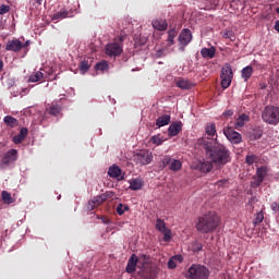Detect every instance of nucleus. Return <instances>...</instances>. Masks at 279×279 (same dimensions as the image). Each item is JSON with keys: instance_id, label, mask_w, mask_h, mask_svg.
Here are the masks:
<instances>
[{"instance_id": "obj_1", "label": "nucleus", "mask_w": 279, "mask_h": 279, "mask_svg": "<svg viewBox=\"0 0 279 279\" xmlns=\"http://www.w3.org/2000/svg\"><path fill=\"white\" fill-rule=\"evenodd\" d=\"M197 145L204 147L207 158L211 160L216 167H226L228 162L232 161L230 149L225 145L209 142L206 137L198 138Z\"/></svg>"}, {"instance_id": "obj_2", "label": "nucleus", "mask_w": 279, "mask_h": 279, "mask_svg": "<svg viewBox=\"0 0 279 279\" xmlns=\"http://www.w3.org/2000/svg\"><path fill=\"white\" fill-rule=\"evenodd\" d=\"M217 228H219V216L215 211H209L198 217L196 221V230L202 234L215 232Z\"/></svg>"}, {"instance_id": "obj_3", "label": "nucleus", "mask_w": 279, "mask_h": 279, "mask_svg": "<svg viewBox=\"0 0 279 279\" xmlns=\"http://www.w3.org/2000/svg\"><path fill=\"white\" fill-rule=\"evenodd\" d=\"M262 119L268 125H278L279 123V107L266 106L262 112Z\"/></svg>"}, {"instance_id": "obj_4", "label": "nucleus", "mask_w": 279, "mask_h": 279, "mask_svg": "<svg viewBox=\"0 0 279 279\" xmlns=\"http://www.w3.org/2000/svg\"><path fill=\"white\" fill-rule=\"evenodd\" d=\"M210 276V270L204 265L193 264L186 274V279H207Z\"/></svg>"}, {"instance_id": "obj_5", "label": "nucleus", "mask_w": 279, "mask_h": 279, "mask_svg": "<svg viewBox=\"0 0 279 279\" xmlns=\"http://www.w3.org/2000/svg\"><path fill=\"white\" fill-rule=\"evenodd\" d=\"M154 160V154L147 149H142L133 155V161L140 167H145L146 165H151Z\"/></svg>"}, {"instance_id": "obj_6", "label": "nucleus", "mask_w": 279, "mask_h": 279, "mask_svg": "<svg viewBox=\"0 0 279 279\" xmlns=\"http://www.w3.org/2000/svg\"><path fill=\"white\" fill-rule=\"evenodd\" d=\"M233 77L234 73L232 72V65H230V63L225 64L220 74L222 88H230Z\"/></svg>"}, {"instance_id": "obj_7", "label": "nucleus", "mask_w": 279, "mask_h": 279, "mask_svg": "<svg viewBox=\"0 0 279 279\" xmlns=\"http://www.w3.org/2000/svg\"><path fill=\"white\" fill-rule=\"evenodd\" d=\"M123 37L119 38V41L110 43L106 46V53L107 56H110L111 58H117L121 53H123Z\"/></svg>"}, {"instance_id": "obj_8", "label": "nucleus", "mask_w": 279, "mask_h": 279, "mask_svg": "<svg viewBox=\"0 0 279 279\" xmlns=\"http://www.w3.org/2000/svg\"><path fill=\"white\" fill-rule=\"evenodd\" d=\"M178 40L181 45L179 48L180 51H184V47H186L191 43V40H193V34H191V29L183 28L179 34Z\"/></svg>"}, {"instance_id": "obj_9", "label": "nucleus", "mask_w": 279, "mask_h": 279, "mask_svg": "<svg viewBox=\"0 0 279 279\" xmlns=\"http://www.w3.org/2000/svg\"><path fill=\"white\" fill-rule=\"evenodd\" d=\"M156 230H158V232H161V234H163V241H166V243H169V241H171L172 234L170 229L167 228V223H165V220L160 218L156 220Z\"/></svg>"}, {"instance_id": "obj_10", "label": "nucleus", "mask_w": 279, "mask_h": 279, "mask_svg": "<svg viewBox=\"0 0 279 279\" xmlns=\"http://www.w3.org/2000/svg\"><path fill=\"white\" fill-rule=\"evenodd\" d=\"M223 134L233 145H239V143L243 141V136H241V133L234 131V129L232 128L223 129Z\"/></svg>"}, {"instance_id": "obj_11", "label": "nucleus", "mask_w": 279, "mask_h": 279, "mask_svg": "<svg viewBox=\"0 0 279 279\" xmlns=\"http://www.w3.org/2000/svg\"><path fill=\"white\" fill-rule=\"evenodd\" d=\"M17 158H19V150L10 149L2 157V165H5V167L13 165V162H16Z\"/></svg>"}, {"instance_id": "obj_12", "label": "nucleus", "mask_w": 279, "mask_h": 279, "mask_svg": "<svg viewBox=\"0 0 279 279\" xmlns=\"http://www.w3.org/2000/svg\"><path fill=\"white\" fill-rule=\"evenodd\" d=\"M23 48H25V45H23L19 39H11L5 45L7 51H14L15 53L21 51Z\"/></svg>"}, {"instance_id": "obj_13", "label": "nucleus", "mask_w": 279, "mask_h": 279, "mask_svg": "<svg viewBox=\"0 0 279 279\" xmlns=\"http://www.w3.org/2000/svg\"><path fill=\"white\" fill-rule=\"evenodd\" d=\"M205 132L210 138V141L207 140L209 143H217V125L215 123L207 124L205 128Z\"/></svg>"}, {"instance_id": "obj_14", "label": "nucleus", "mask_w": 279, "mask_h": 279, "mask_svg": "<svg viewBox=\"0 0 279 279\" xmlns=\"http://www.w3.org/2000/svg\"><path fill=\"white\" fill-rule=\"evenodd\" d=\"M151 25L157 32H167V28L169 27V24L165 19L153 20Z\"/></svg>"}, {"instance_id": "obj_15", "label": "nucleus", "mask_w": 279, "mask_h": 279, "mask_svg": "<svg viewBox=\"0 0 279 279\" xmlns=\"http://www.w3.org/2000/svg\"><path fill=\"white\" fill-rule=\"evenodd\" d=\"M108 175L110 178H114L116 180H123L124 174L121 171V168H119V166H111L108 170Z\"/></svg>"}, {"instance_id": "obj_16", "label": "nucleus", "mask_w": 279, "mask_h": 279, "mask_svg": "<svg viewBox=\"0 0 279 279\" xmlns=\"http://www.w3.org/2000/svg\"><path fill=\"white\" fill-rule=\"evenodd\" d=\"M175 86L181 88V90H191L195 84L186 78H179L175 81Z\"/></svg>"}, {"instance_id": "obj_17", "label": "nucleus", "mask_w": 279, "mask_h": 279, "mask_svg": "<svg viewBox=\"0 0 279 279\" xmlns=\"http://www.w3.org/2000/svg\"><path fill=\"white\" fill-rule=\"evenodd\" d=\"M137 263H138V256H136V254L131 255L125 268L126 274H134V271H136Z\"/></svg>"}, {"instance_id": "obj_18", "label": "nucleus", "mask_w": 279, "mask_h": 279, "mask_svg": "<svg viewBox=\"0 0 279 279\" xmlns=\"http://www.w3.org/2000/svg\"><path fill=\"white\" fill-rule=\"evenodd\" d=\"M196 169L202 173H210L213 171V161H198Z\"/></svg>"}, {"instance_id": "obj_19", "label": "nucleus", "mask_w": 279, "mask_h": 279, "mask_svg": "<svg viewBox=\"0 0 279 279\" xmlns=\"http://www.w3.org/2000/svg\"><path fill=\"white\" fill-rule=\"evenodd\" d=\"M182 131V122H173L168 128V136H178Z\"/></svg>"}, {"instance_id": "obj_20", "label": "nucleus", "mask_w": 279, "mask_h": 279, "mask_svg": "<svg viewBox=\"0 0 279 279\" xmlns=\"http://www.w3.org/2000/svg\"><path fill=\"white\" fill-rule=\"evenodd\" d=\"M171 123V116L162 114L156 120L157 128H165V125H169Z\"/></svg>"}, {"instance_id": "obj_21", "label": "nucleus", "mask_w": 279, "mask_h": 279, "mask_svg": "<svg viewBox=\"0 0 279 279\" xmlns=\"http://www.w3.org/2000/svg\"><path fill=\"white\" fill-rule=\"evenodd\" d=\"M175 36H178V31L175 28H171L168 31V47H172V45H175Z\"/></svg>"}, {"instance_id": "obj_22", "label": "nucleus", "mask_w": 279, "mask_h": 279, "mask_svg": "<svg viewBox=\"0 0 279 279\" xmlns=\"http://www.w3.org/2000/svg\"><path fill=\"white\" fill-rule=\"evenodd\" d=\"M215 53H217V49H216L215 47L203 48V49L201 50V54H202L204 58L213 59V58H215Z\"/></svg>"}, {"instance_id": "obj_23", "label": "nucleus", "mask_w": 279, "mask_h": 279, "mask_svg": "<svg viewBox=\"0 0 279 279\" xmlns=\"http://www.w3.org/2000/svg\"><path fill=\"white\" fill-rule=\"evenodd\" d=\"M108 197H112V195H110V192H106L99 196H95L92 201H94V204H96L97 206H101V204L105 203Z\"/></svg>"}, {"instance_id": "obj_24", "label": "nucleus", "mask_w": 279, "mask_h": 279, "mask_svg": "<svg viewBox=\"0 0 279 279\" xmlns=\"http://www.w3.org/2000/svg\"><path fill=\"white\" fill-rule=\"evenodd\" d=\"M253 74L254 68H252V65H247L241 71V75L244 78V82H247V80H250V77H252Z\"/></svg>"}, {"instance_id": "obj_25", "label": "nucleus", "mask_w": 279, "mask_h": 279, "mask_svg": "<svg viewBox=\"0 0 279 279\" xmlns=\"http://www.w3.org/2000/svg\"><path fill=\"white\" fill-rule=\"evenodd\" d=\"M131 191H141L143 189V180L133 179L130 181Z\"/></svg>"}, {"instance_id": "obj_26", "label": "nucleus", "mask_w": 279, "mask_h": 279, "mask_svg": "<svg viewBox=\"0 0 279 279\" xmlns=\"http://www.w3.org/2000/svg\"><path fill=\"white\" fill-rule=\"evenodd\" d=\"M169 169L174 172L180 171L182 169V161L171 158Z\"/></svg>"}, {"instance_id": "obj_27", "label": "nucleus", "mask_w": 279, "mask_h": 279, "mask_svg": "<svg viewBox=\"0 0 279 279\" xmlns=\"http://www.w3.org/2000/svg\"><path fill=\"white\" fill-rule=\"evenodd\" d=\"M267 173H269V169L267 168V166H262L257 168L255 175L260 180L265 181V178H267Z\"/></svg>"}, {"instance_id": "obj_28", "label": "nucleus", "mask_w": 279, "mask_h": 279, "mask_svg": "<svg viewBox=\"0 0 279 279\" xmlns=\"http://www.w3.org/2000/svg\"><path fill=\"white\" fill-rule=\"evenodd\" d=\"M3 121L9 128H16L19 125V120L12 116H5Z\"/></svg>"}, {"instance_id": "obj_29", "label": "nucleus", "mask_w": 279, "mask_h": 279, "mask_svg": "<svg viewBox=\"0 0 279 279\" xmlns=\"http://www.w3.org/2000/svg\"><path fill=\"white\" fill-rule=\"evenodd\" d=\"M62 19H69V12L64 9L52 15V21H62Z\"/></svg>"}, {"instance_id": "obj_30", "label": "nucleus", "mask_w": 279, "mask_h": 279, "mask_svg": "<svg viewBox=\"0 0 279 279\" xmlns=\"http://www.w3.org/2000/svg\"><path fill=\"white\" fill-rule=\"evenodd\" d=\"M247 121H250V117L245 113L241 114L235 122V128H243V125H245V123H247Z\"/></svg>"}, {"instance_id": "obj_31", "label": "nucleus", "mask_w": 279, "mask_h": 279, "mask_svg": "<svg viewBox=\"0 0 279 279\" xmlns=\"http://www.w3.org/2000/svg\"><path fill=\"white\" fill-rule=\"evenodd\" d=\"M62 112V107H60L58 104L52 102V105L49 108V114L52 117H58Z\"/></svg>"}, {"instance_id": "obj_32", "label": "nucleus", "mask_w": 279, "mask_h": 279, "mask_svg": "<svg viewBox=\"0 0 279 279\" xmlns=\"http://www.w3.org/2000/svg\"><path fill=\"white\" fill-rule=\"evenodd\" d=\"M171 165V157L170 156H163L160 158L159 161V169H167V167H170Z\"/></svg>"}, {"instance_id": "obj_33", "label": "nucleus", "mask_w": 279, "mask_h": 279, "mask_svg": "<svg viewBox=\"0 0 279 279\" xmlns=\"http://www.w3.org/2000/svg\"><path fill=\"white\" fill-rule=\"evenodd\" d=\"M43 77H45V74L40 71H37L29 76L28 82H32V83L40 82Z\"/></svg>"}, {"instance_id": "obj_34", "label": "nucleus", "mask_w": 279, "mask_h": 279, "mask_svg": "<svg viewBox=\"0 0 279 279\" xmlns=\"http://www.w3.org/2000/svg\"><path fill=\"white\" fill-rule=\"evenodd\" d=\"M80 72L82 73V75H85L87 71H89L90 69V63H88V61L84 60L80 63L78 65Z\"/></svg>"}, {"instance_id": "obj_35", "label": "nucleus", "mask_w": 279, "mask_h": 279, "mask_svg": "<svg viewBox=\"0 0 279 279\" xmlns=\"http://www.w3.org/2000/svg\"><path fill=\"white\" fill-rule=\"evenodd\" d=\"M95 69H96V71H102V72L108 71V69H109L108 61L102 60V61L98 62L95 65Z\"/></svg>"}, {"instance_id": "obj_36", "label": "nucleus", "mask_w": 279, "mask_h": 279, "mask_svg": "<svg viewBox=\"0 0 279 279\" xmlns=\"http://www.w3.org/2000/svg\"><path fill=\"white\" fill-rule=\"evenodd\" d=\"M189 247L192 252H202V247L204 246L202 245L201 242L194 241L190 243Z\"/></svg>"}, {"instance_id": "obj_37", "label": "nucleus", "mask_w": 279, "mask_h": 279, "mask_svg": "<svg viewBox=\"0 0 279 279\" xmlns=\"http://www.w3.org/2000/svg\"><path fill=\"white\" fill-rule=\"evenodd\" d=\"M245 162H246V165L252 167V165H255V162H258V156H256V155H247L245 157Z\"/></svg>"}, {"instance_id": "obj_38", "label": "nucleus", "mask_w": 279, "mask_h": 279, "mask_svg": "<svg viewBox=\"0 0 279 279\" xmlns=\"http://www.w3.org/2000/svg\"><path fill=\"white\" fill-rule=\"evenodd\" d=\"M263 182H265L263 179H259V177L255 175V177H253L251 186H252V189H258V186H260V184H263Z\"/></svg>"}, {"instance_id": "obj_39", "label": "nucleus", "mask_w": 279, "mask_h": 279, "mask_svg": "<svg viewBox=\"0 0 279 279\" xmlns=\"http://www.w3.org/2000/svg\"><path fill=\"white\" fill-rule=\"evenodd\" d=\"M2 199L4 204H12L14 202V199H12V194L8 191L2 192Z\"/></svg>"}, {"instance_id": "obj_40", "label": "nucleus", "mask_w": 279, "mask_h": 279, "mask_svg": "<svg viewBox=\"0 0 279 279\" xmlns=\"http://www.w3.org/2000/svg\"><path fill=\"white\" fill-rule=\"evenodd\" d=\"M118 215H123L125 211L130 210V206L128 205H123V204H118L117 208H116Z\"/></svg>"}, {"instance_id": "obj_41", "label": "nucleus", "mask_w": 279, "mask_h": 279, "mask_svg": "<svg viewBox=\"0 0 279 279\" xmlns=\"http://www.w3.org/2000/svg\"><path fill=\"white\" fill-rule=\"evenodd\" d=\"M264 219H265V214H263V211L257 213L253 221L254 226H258L259 223H263Z\"/></svg>"}, {"instance_id": "obj_42", "label": "nucleus", "mask_w": 279, "mask_h": 279, "mask_svg": "<svg viewBox=\"0 0 279 279\" xmlns=\"http://www.w3.org/2000/svg\"><path fill=\"white\" fill-rule=\"evenodd\" d=\"M8 12H10V5L1 4V5H0V14H1V15L8 14Z\"/></svg>"}, {"instance_id": "obj_43", "label": "nucleus", "mask_w": 279, "mask_h": 279, "mask_svg": "<svg viewBox=\"0 0 279 279\" xmlns=\"http://www.w3.org/2000/svg\"><path fill=\"white\" fill-rule=\"evenodd\" d=\"M178 267V263L174 262L173 257H171L169 260H168V269H175Z\"/></svg>"}, {"instance_id": "obj_44", "label": "nucleus", "mask_w": 279, "mask_h": 279, "mask_svg": "<svg viewBox=\"0 0 279 279\" xmlns=\"http://www.w3.org/2000/svg\"><path fill=\"white\" fill-rule=\"evenodd\" d=\"M23 141H25V140H24V137L21 136L20 134L15 135V136L13 137V143H15V145H19V144L23 143Z\"/></svg>"}, {"instance_id": "obj_45", "label": "nucleus", "mask_w": 279, "mask_h": 279, "mask_svg": "<svg viewBox=\"0 0 279 279\" xmlns=\"http://www.w3.org/2000/svg\"><path fill=\"white\" fill-rule=\"evenodd\" d=\"M151 142L154 143V145H160L162 143V140L158 135H155L151 137Z\"/></svg>"}, {"instance_id": "obj_46", "label": "nucleus", "mask_w": 279, "mask_h": 279, "mask_svg": "<svg viewBox=\"0 0 279 279\" xmlns=\"http://www.w3.org/2000/svg\"><path fill=\"white\" fill-rule=\"evenodd\" d=\"M95 208H97V205H96V203L92 199V201H89L88 202V204H87V210H95Z\"/></svg>"}, {"instance_id": "obj_47", "label": "nucleus", "mask_w": 279, "mask_h": 279, "mask_svg": "<svg viewBox=\"0 0 279 279\" xmlns=\"http://www.w3.org/2000/svg\"><path fill=\"white\" fill-rule=\"evenodd\" d=\"M28 132L29 131L27 130V128H22L19 134L22 136V138L25 140V136H27Z\"/></svg>"}, {"instance_id": "obj_48", "label": "nucleus", "mask_w": 279, "mask_h": 279, "mask_svg": "<svg viewBox=\"0 0 279 279\" xmlns=\"http://www.w3.org/2000/svg\"><path fill=\"white\" fill-rule=\"evenodd\" d=\"M172 258L174 259L175 263L184 262V257L182 255H174V256H172Z\"/></svg>"}, {"instance_id": "obj_49", "label": "nucleus", "mask_w": 279, "mask_h": 279, "mask_svg": "<svg viewBox=\"0 0 279 279\" xmlns=\"http://www.w3.org/2000/svg\"><path fill=\"white\" fill-rule=\"evenodd\" d=\"M232 36H233L232 31H226V32L222 34V37H223V38H232Z\"/></svg>"}, {"instance_id": "obj_50", "label": "nucleus", "mask_w": 279, "mask_h": 279, "mask_svg": "<svg viewBox=\"0 0 279 279\" xmlns=\"http://www.w3.org/2000/svg\"><path fill=\"white\" fill-rule=\"evenodd\" d=\"M222 114H223V117H232L234 114V112L232 110H227Z\"/></svg>"}, {"instance_id": "obj_51", "label": "nucleus", "mask_w": 279, "mask_h": 279, "mask_svg": "<svg viewBox=\"0 0 279 279\" xmlns=\"http://www.w3.org/2000/svg\"><path fill=\"white\" fill-rule=\"evenodd\" d=\"M228 182V180L223 179L217 182L218 186H221L222 184H226Z\"/></svg>"}, {"instance_id": "obj_52", "label": "nucleus", "mask_w": 279, "mask_h": 279, "mask_svg": "<svg viewBox=\"0 0 279 279\" xmlns=\"http://www.w3.org/2000/svg\"><path fill=\"white\" fill-rule=\"evenodd\" d=\"M275 29L279 34V20L275 23Z\"/></svg>"}, {"instance_id": "obj_53", "label": "nucleus", "mask_w": 279, "mask_h": 279, "mask_svg": "<svg viewBox=\"0 0 279 279\" xmlns=\"http://www.w3.org/2000/svg\"><path fill=\"white\" fill-rule=\"evenodd\" d=\"M102 223H106V225L110 223V219H108V218H102Z\"/></svg>"}, {"instance_id": "obj_54", "label": "nucleus", "mask_w": 279, "mask_h": 279, "mask_svg": "<svg viewBox=\"0 0 279 279\" xmlns=\"http://www.w3.org/2000/svg\"><path fill=\"white\" fill-rule=\"evenodd\" d=\"M157 56H158V57H161V56H162V50H158V51H157Z\"/></svg>"}, {"instance_id": "obj_55", "label": "nucleus", "mask_w": 279, "mask_h": 279, "mask_svg": "<svg viewBox=\"0 0 279 279\" xmlns=\"http://www.w3.org/2000/svg\"><path fill=\"white\" fill-rule=\"evenodd\" d=\"M37 3H38V5H43V0H35Z\"/></svg>"}, {"instance_id": "obj_56", "label": "nucleus", "mask_w": 279, "mask_h": 279, "mask_svg": "<svg viewBox=\"0 0 279 279\" xmlns=\"http://www.w3.org/2000/svg\"><path fill=\"white\" fill-rule=\"evenodd\" d=\"M3 70V61H0V71Z\"/></svg>"}, {"instance_id": "obj_57", "label": "nucleus", "mask_w": 279, "mask_h": 279, "mask_svg": "<svg viewBox=\"0 0 279 279\" xmlns=\"http://www.w3.org/2000/svg\"><path fill=\"white\" fill-rule=\"evenodd\" d=\"M24 45V47H29V40L28 41H26L25 44H23Z\"/></svg>"}, {"instance_id": "obj_58", "label": "nucleus", "mask_w": 279, "mask_h": 279, "mask_svg": "<svg viewBox=\"0 0 279 279\" xmlns=\"http://www.w3.org/2000/svg\"><path fill=\"white\" fill-rule=\"evenodd\" d=\"M277 14H279V8L276 9Z\"/></svg>"}, {"instance_id": "obj_59", "label": "nucleus", "mask_w": 279, "mask_h": 279, "mask_svg": "<svg viewBox=\"0 0 279 279\" xmlns=\"http://www.w3.org/2000/svg\"><path fill=\"white\" fill-rule=\"evenodd\" d=\"M60 197H61V196L59 195V196H58V199H60Z\"/></svg>"}, {"instance_id": "obj_60", "label": "nucleus", "mask_w": 279, "mask_h": 279, "mask_svg": "<svg viewBox=\"0 0 279 279\" xmlns=\"http://www.w3.org/2000/svg\"><path fill=\"white\" fill-rule=\"evenodd\" d=\"M0 48H1V44H0Z\"/></svg>"}]
</instances>
